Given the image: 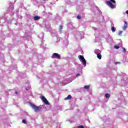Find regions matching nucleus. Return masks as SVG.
Returning <instances> with one entry per match:
<instances>
[{
	"label": "nucleus",
	"instance_id": "f257e3e1",
	"mask_svg": "<svg viewBox=\"0 0 128 128\" xmlns=\"http://www.w3.org/2000/svg\"><path fill=\"white\" fill-rule=\"evenodd\" d=\"M110 1H106L105 4L108 6H110V8H116V6L114 4H116L115 0H110Z\"/></svg>",
	"mask_w": 128,
	"mask_h": 128
},
{
	"label": "nucleus",
	"instance_id": "f03ea898",
	"mask_svg": "<svg viewBox=\"0 0 128 128\" xmlns=\"http://www.w3.org/2000/svg\"><path fill=\"white\" fill-rule=\"evenodd\" d=\"M40 99L42 100V102L44 103L47 106H50V102L46 98L44 97V96H42L40 97Z\"/></svg>",
	"mask_w": 128,
	"mask_h": 128
},
{
	"label": "nucleus",
	"instance_id": "7ed1b4c3",
	"mask_svg": "<svg viewBox=\"0 0 128 128\" xmlns=\"http://www.w3.org/2000/svg\"><path fill=\"white\" fill-rule=\"evenodd\" d=\"M30 106L33 108V110H34L36 112H40V110L39 106H38L34 104H31Z\"/></svg>",
	"mask_w": 128,
	"mask_h": 128
},
{
	"label": "nucleus",
	"instance_id": "20e7f679",
	"mask_svg": "<svg viewBox=\"0 0 128 128\" xmlns=\"http://www.w3.org/2000/svg\"><path fill=\"white\" fill-rule=\"evenodd\" d=\"M78 58H80V60H81L84 66H86V59L84 58V56L80 55L78 56Z\"/></svg>",
	"mask_w": 128,
	"mask_h": 128
},
{
	"label": "nucleus",
	"instance_id": "39448f33",
	"mask_svg": "<svg viewBox=\"0 0 128 128\" xmlns=\"http://www.w3.org/2000/svg\"><path fill=\"white\" fill-rule=\"evenodd\" d=\"M51 58H58V60H60V55L58 53H54Z\"/></svg>",
	"mask_w": 128,
	"mask_h": 128
},
{
	"label": "nucleus",
	"instance_id": "423d86ee",
	"mask_svg": "<svg viewBox=\"0 0 128 128\" xmlns=\"http://www.w3.org/2000/svg\"><path fill=\"white\" fill-rule=\"evenodd\" d=\"M126 28H128V22H126V21H124V26L122 27V29L124 30H126Z\"/></svg>",
	"mask_w": 128,
	"mask_h": 128
},
{
	"label": "nucleus",
	"instance_id": "0eeeda50",
	"mask_svg": "<svg viewBox=\"0 0 128 128\" xmlns=\"http://www.w3.org/2000/svg\"><path fill=\"white\" fill-rule=\"evenodd\" d=\"M34 20H40V17L39 16H35L34 17Z\"/></svg>",
	"mask_w": 128,
	"mask_h": 128
},
{
	"label": "nucleus",
	"instance_id": "6e6552de",
	"mask_svg": "<svg viewBox=\"0 0 128 128\" xmlns=\"http://www.w3.org/2000/svg\"><path fill=\"white\" fill-rule=\"evenodd\" d=\"M72 100V96L68 95V96L64 98L65 100Z\"/></svg>",
	"mask_w": 128,
	"mask_h": 128
},
{
	"label": "nucleus",
	"instance_id": "1a4fd4ad",
	"mask_svg": "<svg viewBox=\"0 0 128 128\" xmlns=\"http://www.w3.org/2000/svg\"><path fill=\"white\" fill-rule=\"evenodd\" d=\"M97 58L99 60H102V54H100V53L97 54Z\"/></svg>",
	"mask_w": 128,
	"mask_h": 128
},
{
	"label": "nucleus",
	"instance_id": "9d476101",
	"mask_svg": "<svg viewBox=\"0 0 128 128\" xmlns=\"http://www.w3.org/2000/svg\"><path fill=\"white\" fill-rule=\"evenodd\" d=\"M105 96H106V98H110V94L107 93L106 94Z\"/></svg>",
	"mask_w": 128,
	"mask_h": 128
},
{
	"label": "nucleus",
	"instance_id": "9b49d317",
	"mask_svg": "<svg viewBox=\"0 0 128 128\" xmlns=\"http://www.w3.org/2000/svg\"><path fill=\"white\" fill-rule=\"evenodd\" d=\"M84 88H85V90H90V86H85Z\"/></svg>",
	"mask_w": 128,
	"mask_h": 128
},
{
	"label": "nucleus",
	"instance_id": "f8f14e48",
	"mask_svg": "<svg viewBox=\"0 0 128 128\" xmlns=\"http://www.w3.org/2000/svg\"><path fill=\"white\" fill-rule=\"evenodd\" d=\"M111 30L113 32H116V29L114 28V26L112 27Z\"/></svg>",
	"mask_w": 128,
	"mask_h": 128
},
{
	"label": "nucleus",
	"instance_id": "ddd939ff",
	"mask_svg": "<svg viewBox=\"0 0 128 128\" xmlns=\"http://www.w3.org/2000/svg\"><path fill=\"white\" fill-rule=\"evenodd\" d=\"M114 48H116V50H118V48H120V46H114Z\"/></svg>",
	"mask_w": 128,
	"mask_h": 128
},
{
	"label": "nucleus",
	"instance_id": "4468645a",
	"mask_svg": "<svg viewBox=\"0 0 128 128\" xmlns=\"http://www.w3.org/2000/svg\"><path fill=\"white\" fill-rule=\"evenodd\" d=\"M77 18H78V20H80L82 18V17L78 15L77 16Z\"/></svg>",
	"mask_w": 128,
	"mask_h": 128
},
{
	"label": "nucleus",
	"instance_id": "2eb2a0df",
	"mask_svg": "<svg viewBox=\"0 0 128 128\" xmlns=\"http://www.w3.org/2000/svg\"><path fill=\"white\" fill-rule=\"evenodd\" d=\"M22 122H23V124H26V120H22Z\"/></svg>",
	"mask_w": 128,
	"mask_h": 128
},
{
	"label": "nucleus",
	"instance_id": "dca6fc26",
	"mask_svg": "<svg viewBox=\"0 0 128 128\" xmlns=\"http://www.w3.org/2000/svg\"><path fill=\"white\" fill-rule=\"evenodd\" d=\"M62 28H63L62 26L60 25V30H62Z\"/></svg>",
	"mask_w": 128,
	"mask_h": 128
},
{
	"label": "nucleus",
	"instance_id": "f3484780",
	"mask_svg": "<svg viewBox=\"0 0 128 128\" xmlns=\"http://www.w3.org/2000/svg\"><path fill=\"white\" fill-rule=\"evenodd\" d=\"M80 76V74H78L76 75V78H78V76Z\"/></svg>",
	"mask_w": 128,
	"mask_h": 128
},
{
	"label": "nucleus",
	"instance_id": "a211bd4d",
	"mask_svg": "<svg viewBox=\"0 0 128 128\" xmlns=\"http://www.w3.org/2000/svg\"><path fill=\"white\" fill-rule=\"evenodd\" d=\"M123 52H126V48H123Z\"/></svg>",
	"mask_w": 128,
	"mask_h": 128
},
{
	"label": "nucleus",
	"instance_id": "6ab92c4d",
	"mask_svg": "<svg viewBox=\"0 0 128 128\" xmlns=\"http://www.w3.org/2000/svg\"><path fill=\"white\" fill-rule=\"evenodd\" d=\"M122 32H119V36H120V34H122Z\"/></svg>",
	"mask_w": 128,
	"mask_h": 128
},
{
	"label": "nucleus",
	"instance_id": "aec40b11",
	"mask_svg": "<svg viewBox=\"0 0 128 128\" xmlns=\"http://www.w3.org/2000/svg\"><path fill=\"white\" fill-rule=\"evenodd\" d=\"M120 64V62H115V64Z\"/></svg>",
	"mask_w": 128,
	"mask_h": 128
},
{
	"label": "nucleus",
	"instance_id": "412c9836",
	"mask_svg": "<svg viewBox=\"0 0 128 128\" xmlns=\"http://www.w3.org/2000/svg\"><path fill=\"white\" fill-rule=\"evenodd\" d=\"M15 94H18V92H15Z\"/></svg>",
	"mask_w": 128,
	"mask_h": 128
},
{
	"label": "nucleus",
	"instance_id": "4be33fe9",
	"mask_svg": "<svg viewBox=\"0 0 128 128\" xmlns=\"http://www.w3.org/2000/svg\"><path fill=\"white\" fill-rule=\"evenodd\" d=\"M126 14H128V10H127V11H126Z\"/></svg>",
	"mask_w": 128,
	"mask_h": 128
}]
</instances>
